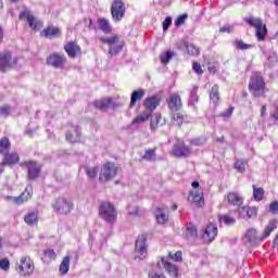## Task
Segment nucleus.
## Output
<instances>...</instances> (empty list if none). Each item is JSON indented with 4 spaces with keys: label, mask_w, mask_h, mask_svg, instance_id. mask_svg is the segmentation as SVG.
<instances>
[{
    "label": "nucleus",
    "mask_w": 278,
    "mask_h": 278,
    "mask_svg": "<svg viewBox=\"0 0 278 278\" xmlns=\"http://www.w3.org/2000/svg\"><path fill=\"white\" fill-rule=\"evenodd\" d=\"M275 229H277V219H271L265 227L262 237L257 236V229L249 228L244 233V240L250 243V247H257V244H260V242H264V240H266Z\"/></svg>",
    "instance_id": "f257e3e1"
},
{
    "label": "nucleus",
    "mask_w": 278,
    "mask_h": 278,
    "mask_svg": "<svg viewBox=\"0 0 278 278\" xmlns=\"http://www.w3.org/2000/svg\"><path fill=\"white\" fill-rule=\"evenodd\" d=\"M249 90L253 97H265L266 94V81L260 73H253L250 77Z\"/></svg>",
    "instance_id": "f03ea898"
},
{
    "label": "nucleus",
    "mask_w": 278,
    "mask_h": 278,
    "mask_svg": "<svg viewBox=\"0 0 278 278\" xmlns=\"http://www.w3.org/2000/svg\"><path fill=\"white\" fill-rule=\"evenodd\" d=\"M244 21L245 23H248V25H250V27L256 28L255 36L258 42L266 40L268 29L266 28V24H264L262 18L250 16V17H245Z\"/></svg>",
    "instance_id": "7ed1b4c3"
},
{
    "label": "nucleus",
    "mask_w": 278,
    "mask_h": 278,
    "mask_svg": "<svg viewBox=\"0 0 278 278\" xmlns=\"http://www.w3.org/2000/svg\"><path fill=\"white\" fill-rule=\"evenodd\" d=\"M118 166L112 162H106L100 169L99 181L101 184H108L112 181L116 175H118Z\"/></svg>",
    "instance_id": "20e7f679"
},
{
    "label": "nucleus",
    "mask_w": 278,
    "mask_h": 278,
    "mask_svg": "<svg viewBox=\"0 0 278 278\" xmlns=\"http://www.w3.org/2000/svg\"><path fill=\"white\" fill-rule=\"evenodd\" d=\"M100 42L110 46L109 54L111 58H114V55H117L123 51V41H121L118 35H114L113 37H101Z\"/></svg>",
    "instance_id": "39448f33"
},
{
    "label": "nucleus",
    "mask_w": 278,
    "mask_h": 278,
    "mask_svg": "<svg viewBox=\"0 0 278 278\" xmlns=\"http://www.w3.org/2000/svg\"><path fill=\"white\" fill-rule=\"evenodd\" d=\"M99 214L106 223H116V208L110 202H102L99 206Z\"/></svg>",
    "instance_id": "423d86ee"
},
{
    "label": "nucleus",
    "mask_w": 278,
    "mask_h": 278,
    "mask_svg": "<svg viewBox=\"0 0 278 278\" xmlns=\"http://www.w3.org/2000/svg\"><path fill=\"white\" fill-rule=\"evenodd\" d=\"M52 208L56 214H71L73 212V201L66 198H58L52 203Z\"/></svg>",
    "instance_id": "0eeeda50"
},
{
    "label": "nucleus",
    "mask_w": 278,
    "mask_h": 278,
    "mask_svg": "<svg viewBox=\"0 0 278 278\" xmlns=\"http://www.w3.org/2000/svg\"><path fill=\"white\" fill-rule=\"evenodd\" d=\"M127 8L123 0H114L111 5L112 18L115 23H121L122 18H125V12Z\"/></svg>",
    "instance_id": "6e6552de"
},
{
    "label": "nucleus",
    "mask_w": 278,
    "mask_h": 278,
    "mask_svg": "<svg viewBox=\"0 0 278 278\" xmlns=\"http://www.w3.org/2000/svg\"><path fill=\"white\" fill-rule=\"evenodd\" d=\"M46 63L48 66H52V68L62 70L66 66V55L54 52L47 56Z\"/></svg>",
    "instance_id": "1a4fd4ad"
},
{
    "label": "nucleus",
    "mask_w": 278,
    "mask_h": 278,
    "mask_svg": "<svg viewBox=\"0 0 278 278\" xmlns=\"http://www.w3.org/2000/svg\"><path fill=\"white\" fill-rule=\"evenodd\" d=\"M147 235H140L135 243L136 257L144 260L147 257Z\"/></svg>",
    "instance_id": "9d476101"
},
{
    "label": "nucleus",
    "mask_w": 278,
    "mask_h": 278,
    "mask_svg": "<svg viewBox=\"0 0 278 278\" xmlns=\"http://www.w3.org/2000/svg\"><path fill=\"white\" fill-rule=\"evenodd\" d=\"M172 154L174 157H190V155H192V149L187 147L184 141H178L174 144Z\"/></svg>",
    "instance_id": "9b49d317"
},
{
    "label": "nucleus",
    "mask_w": 278,
    "mask_h": 278,
    "mask_svg": "<svg viewBox=\"0 0 278 278\" xmlns=\"http://www.w3.org/2000/svg\"><path fill=\"white\" fill-rule=\"evenodd\" d=\"M17 273L23 277L31 275V273H34V261H31L29 256H23L21 258V264L17 267Z\"/></svg>",
    "instance_id": "f8f14e48"
},
{
    "label": "nucleus",
    "mask_w": 278,
    "mask_h": 278,
    "mask_svg": "<svg viewBox=\"0 0 278 278\" xmlns=\"http://www.w3.org/2000/svg\"><path fill=\"white\" fill-rule=\"evenodd\" d=\"M22 166H26L28 172V179L30 181H34V179H38L40 176V166H38V163L34 161H28L22 164Z\"/></svg>",
    "instance_id": "ddd939ff"
},
{
    "label": "nucleus",
    "mask_w": 278,
    "mask_h": 278,
    "mask_svg": "<svg viewBox=\"0 0 278 278\" xmlns=\"http://www.w3.org/2000/svg\"><path fill=\"white\" fill-rule=\"evenodd\" d=\"M167 108L173 113L179 112V110L184 108V104L181 103V97L178 93L170 94L167 100Z\"/></svg>",
    "instance_id": "4468645a"
},
{
    "label": "nucleus",
    "mask_w": 278,
    "mask_h": 278,
    "mask_svg": "<svg viewBox=\"0 0 278 278\" xmlns=\"http://www.w3.org/2000/svg\"><path fill=\"white\" fill-rule=\"evenodd\" d=\"M20 21H27L28 27L30 29H38V24H36V17L31 14V11L25 8L18 15Z\"/></svg>",
    "instance_id": "2eb2a0df"
},
{
    "label": "nucleus",
    "mask_w": 278,
    "mask_h": 278,
    "mask_svg": "<svg viewBox=\"0 0 278 278\" xmlns=\"http://www.w3.org/2000/svg\"><path fill=\"white\" fill-rule=\"evenodd\" d=\"M12 68V54L10 52H0V71L8 73Z\"/></svg>",
    "instance_id": "dca6fc26"
},
{
    "label": "nucleus",
    "mask_w": 278,
    "mask_h": 278,
    "mask_svg": "<svg viewBox=\"0 0 278 278\" xmlns=\"http://www.w3.org/2000/svg\"><path fill=\"white\" fill-rule=\"evenodd\" d=\"M216 236H218V228L214 224H210L206 226L204 233L202 235V239L204 242L210 243L214 242Z\"/></svg>",
    "instance_id": "f3484780"
},
{
    "label": "nucleus",
    "mask_w": 278,
    "mask_h": 278,
    "mask_svg": "<svg viewBox=\"0 0 278 278\" xmlns=\"http://www.w3.org/2000/svg\"><path fill=\"white\" fill-rule=\"evenodd\" d=\"M154 215L159 225H166L168 223V206H157Z\"/></svg>",
    "instance_id": "a211bd4d"
},
{
    "label": "nucleus",
    "mask_w": 278,
    "mask_h": 278,
    "mask_svg": "<svg viewBox=\"0 0 278 278\" xmlns=\"http://www.w3.org/2000/svg\"><path fill=\"white\" fill-rule=\"evenodd\" d=\"M64 50L67 53L68 58H77V53H81V47L75 41H70L64 46Z\"/></svg>",
    "instance_id": "6ab92c4d"
},
{
    "label": "nucleus",
    "mask_w": 278,
    "mask_h": 278,
    "mask_svg": "<svg viewBox=\"0 0 278 278\" xmlns=\"http://www.w3.org/2000/svg\"><path fill=\"white\" fill-rule=\"evenodd\" d=\"M16 205H22L25 201L31 199V186L26 187L25 191L20 197H9Z\"/></svg>",
    "instance_id": "aec40b11"
},
{
    "label": "nucleus",
    "mask_w": 278,
    "mask_h": 278,
    "mask_svg": "<svg viewBox=\"0 0 278 278\" xmlns=\"http://www.w3.org/2000/svg\"><path fill=\"white\" fill-rule=\"evenodd\" d=\"M68 142L75 143L81 140V130L78 126H73L72 129L65 136Z\"/></svg>",
    "instance_id": "412c9836"
},
{
    "label": "nucleus",
    "mask_w": 278,
    "mask_h": 278,
    "mask_svg": "<svg viewBox=\"0 0 278 278\" xmlns=\"http://www.w3.org/2000/svg\"><path fill=\"white\" fill-rule=\"evenodd\" d=\"M197 236H198V230H197V226H194V224L189 223L186 226V230H185V238L188 240V242H194V240H197Z\"/></svg>",
    "instance_id": "4be33fe9"
},
{
    "label": "nucleus",
    "mask_w": 278,
    "mask_h": 278,
    "mask_svg": "<svg viewBox=\"0 0 278 278\" xmlns=\"http://www.w3.org/2000/svg\"><path fill=\"white\" fill-rule=\"evenodd\" d=\"M227 201L230 205H235L237 207H242V204L244 203L242 195H240L238 192H229L227 195Z\"/></svg>",
    "instance_id": "5701e85b"
},
{
    "label": "nucleus",
    "mask_w": 278,
    "mask_h": 278,
    "mask_svg": "<svg viewBox=\"0 0 278 278\" xmlns=\"http://www.w3.org/2000/svg\"><path fill=\"white\" fill-rule=\"evenodd\" d=\"M160 103H161L160 97L153 96V97L147 98L144 100L143 105H144V108H147V110L150 111V114H151V112H153V110H155L157 106H160Z\"/></svg>",
    "instance_id": "b1692460"
},
{
    "label": "nucleus",
    "mask_w": 278,
    "mask_h": 278,
    "mask_svg": "<svg viewBox=\"0 0 278 278\" xmlns=\"http://www.w3.org/2000/svg\"><path fill=\"white\" fill-rule=\"evenodd\" d=\"M62 35V31L60 28L54 26H48L41 31V36H45V38H59V36Z\"/></svg>",
    "instance_id": "393cba45"
},
{
    "label": "nucleus",
    "mask_w": 278,
    "mask_h": 278,
    "mask_svg": "<svg viewBox=\"0 0 278 278\" xmlns=\"http://www.w3.org/2000/svg\"><path fill=\"white\" fill-rule=\"evenodd\" d=\"M199 86L198 85H193L192 89L190 90V94H189V102L188 105H191L193 108V110H197V103H199Z\"/></svg>",
    "instance_id": "a878e982"
},
{
    "label": "nucleus",
    "mask_w": 278,
    "mask_h": 278,
    "mask_svg": "<svg viewBox=\"0 0 278 278\" xmlns=\"http://www.w3.org/2000/svg\"><path fill=\"white\" fill-rule=\"evenodd\" d=\"M162 264H164V268L166 273H168L169 277H178L179 270L177 269V265H173L170 262H167L164 257H162Z\"/></svg>",
    "instance_id": "bb28decb"
},
{
    "label": "nucleus",
    "mask_w": 278,
    "mask_h": 278,
    "mask_svg": "<svg viewBox=\"0 0 278 278\" xmlns=\"http://www.w3.org/2000/svg\"><path fill=\"white\" fill-rule=\"evenodd\" d=\"M93 108L97 110H101V112H105L110 105H112V98H104L101 100H96L93 103Z\"/></svg>",
    "instance_id": "cd10ccee"
},
{
    "label": "nucleus",
    "mask_w": 278,
    "mask_h": 278,
    "mask_svg": "<svg viewBox=\"0 0 278 278\" xmlns=\"http://www.w3.org/2000/svg\"><path fill=\"white\" fill-rule=\"evenodd\" d=\"M4 156V162H2V166H5V164L8 166H12L14 164H18V162L21 161V157L16 154V153H7L3 154Z\"/></svg>",
    "instance_id": "c85d7f7f"
},
{
    "label": "nucleus",
    "mask_w": 278,
    "mask_h": 278,
    "mask_svg": "<svg viewBox=\"0 0 278 278\" xmlns=\"http://www.w3.org/2000/svg\"><path fill=\"white\" fill-rule=\"evenodd\" d=\"M210 101L216 108L220 101V92L218 91V85H214L210 91Z\"/></svg>",
    "instance_id": "c756f323"
},
{
    "label": "nucleus",
    "mask_w": 278,
    "mask_h": 278,
    "mask_svg": "<svg viewBox=\"0 0 278 278\" xmlns=\"http://www.w3.org/2000/svg\"><path fill=\"white\" fill-rule=\"evenodd\" d=\"M143 98H144L143 89L132 91L130 96V108H136V103H138V101H140Z\"/></svg>",
    "instance_id": "7c9ffc66"
},
{
    "label": "nucleus",
    "mask_w": 278,
    "mask_h": 278,
    "mask_svg": "<svg viewBox=\"0 0 278 278\" xmlns=\"http://www.w3.org/2000/svg\"><path fill=\"white\" fill-rule=\"evenodd\" d=\"M24 222L29 227H33V225H38V212H29L24 216Z\"/></svg>",
    "instance_id": "2f4dec72"
},
{
    "label": "nucleus",
    "mask_w": 278,
    "mask_h": 278,
    "mask_svg": "<svg viewBox=\"0 0 278 278\" xmlns=\"http://www.w3.org/2000/svg\"><path fill=\"white\" fill-rule=\"evenodd\" d=\"M12 149V143L8 137L0 139V155H5Z\"/></svg>",
    "instance_id": "473e14b6"
},
{
    "label": "nucleus",
    "mask_w": 278,
    "mask_h": 278,
    "mask_svg": "<svg viewBox=\"0 0 278 278\" xmlns=\"http://www.w3.org/2000/svg\"><path fill=\"white\" fill-rule=\"evenodd\" d=\"M99 29L103 31V34H111L112 26L110 25V21L104 17L98 20Z\"/></svg>",
    "instance_id": "72a5a7b5"
},
{
    "label": "nucleus",
    "mask_w": 278,
    "mask_h": 278,
    "mask_svg": "<svg viewBox=\"0 0 278 278\" xmlns=\"http://www.w3.org/2000/svg\"><path fill=\"white\" fill-rule=\"evenodd\" d=\"M71 268V256H65L61 262L59 270L61 275H66Z\"/></svg>",
    "instance_id": "f704fd0d"
},
{
    "label": "nucleus",
    "mask_w": 278,
    "mask_h": 278,
    "mask_svg": "<svg viewBox=\"0 0 278 278\" xmlns=\"http://www.w3.org/2000/svg\"><path fill=\"white\" fill-rule=\"evenodd\" d=\"M151 118V112H143L141 115L137 116L135 121H132V125H140Z\"/></svg>",
    "instance_id": "c9c22d12"
},
{
    "label": "nucleus",
    "mask_w": 278,
    "mask_h": 278,
    "mask_svg": "<svg viewBox=\"0 0 278 278\" xmlns=\"http://www.w3.org/2000/svg\"><path fill=\"white\" fill-rule=\"evenodd\" d=\"M161 119H162V114L156 113V114L152 115L151 122H150V129L155 131V129H157V125H160Z\"/></svg>",
    "instance_id": "e433bc0d"
},
{
    "label": "nucleus",
    "mask_w": 278,
    "mask_h": 278,
    "mask_svg": "<svg viewBox=\"0 0 278 278\" xmlns=\"http://www.w3.org/2000/svg\"><path fill=\"white\" fill-rule=\"evenodd\" d=\"M187 53L188 55H192L193 58H197L198 55L201 54V50L194 43H189V46L187 47Z\"/></svg>",
    "instance_id": "4c0bfd02"
},
{
    "label": "nucleus",
    "mask_w": 278,
    "mask_h": 278,
    "mask_svg": "<svg viewBox=\"0 0 278 278\" xmlns=\"http://www.w3.org/2000/svg\"><path fill=\"white\" fill-rule=\"evenodd\" d=\"M253 197L255 201H262L264 199V188H256L255 185L253 186Z\"/></svg>",
    "instance_id": "58836bf2"
},
{
    "label": "nucleus",
    "mask_w": 278,
    "mask_h": 278,
    "mask_svg": "<svg viewBox=\"0 0 278 278\" xmlns=\"http://www.w3.org/2000/svg\"><path fill=\"white\" fill-rule=\"evenodd\" d=\"M220 223H224V225H227L228 227L231 225H236V218L229 216V215H222L219 217Z\"/></svg>",
    "instance_id": "ea45409f"
},
{
    "label": "nucleus",
    "mask_w": 278,
    "mask_h": 278,
    "mask_svg": "<svg viewBox=\"0 0 278 278\" xmlns=\"http://www.w3.org/2000/svg\"><path fill=\"white\" fill-rule=\"evenodd\" d=\"M141 160H146V162H153V160H155V149L147 150Z\"/></svg>",
    "instance_id": "a19ab883"
},
{
    "label": "nucleus",
    "mask_w": 278,
    "mask_h": 278,
    "mask_svg": "<svg viewBox=\"0 0 278 278\" xmlns=\"http://www.w3.org/2000/svg\"><path fill=\"white\" fill-rule=\"evenodd\" d=\"M173 55H175V53L170 50L166 51L165 53L161 54V62L162 64H168L170 62V60H173Z\"/></svg>",
    "instance_id": "79ce46f5"
},
{
    "label": "nucleus",
    "mask_w": 278,
    "mask_h": 278,
    "mask_svg": "<svg viewBox=\"0 0 278 278\" xmlns=\"http://www.w3.org/2000/svg\"><path fill=\"white\" fill-rule=\"evenodd\" d=\"M235 47H236V49H239L241 51H247V49H252L253 48L252 45L244 43V41H242V39L236 40L235 41Z\"/></svg>",
    "instance_id": "37998d69"
},
{
    "label": "nucleus",
    "mask_w": 278,
    "mask_h": 278,
    "mask_svg": "<svg viewBox=\"0 0 278 278\" xmlns=\"http://www.w3.org/2000/svg\"><path fill=\"white\" fill-rule=\"evenodd\" d=\"M173 123H174V125H177V127H181V125H184V114L174 113L173 114Z\"/></svg>",
    "instance_id": "c03bdc74"
},
{
    "label": "nucleus",
    "mask_w": 278,
    "mask_h": 278,
    "mask_svg": "<svg viewBox=\"0 0 278 278\" xmlns=\"http://www.w3.org/2000/svg\"><path fill=\"white\" fill-rule=\"evenodd\" d=\"M85 170L89 179H94L99 175V167H86Z\"/></svg>",
    "instance_id": "a18cd8bd"
},
{
    "label": "nucleus",
    "mask_w": 278,
    "mask_h": 278,
    "mask_svg": "<svg viewBox=\"0 0 278 278\" xmlns=\"http://www.w3.org/2000/svg\"><path fill=\"white\" fill-rule=\"evenodd\" d=\"M192 203H197L198 205H201V202L203 201V195L199 193L198 191H193L190 193Z\"/></svg>",
    "instance_id": "49530a36"
},
{
    "label": "nucleus",
    "mask_w": 278,
    "mask_h": 278,
    "mask_svg": "<svg viewBox=\"0 0 278 278\" xmlns=\"http://www.w3.org/2000/svg\"><path fill=\"white\" fill-rule=\"evenodd\" d=\"M235 168L239 172V173H244V170H247V161L244 160H238L235 163Z\"/></svg>",
    "instance_id": "de8ad7c7"
},
{
    "label": "nucleus",
    "mask_w": 278,
    "mask_h": 278,
    "mask_svg": "<svg viewBox=\"0 0 278 278\" xmlns=\"http://www.w3.org/2000/svg\"><path fill=\"white\" fill-rule=\"evenodd\" d=\"M12 114V108L10 105L0 106V116L8 118Z\"/></svg>",
    "instance_id": "09e8293b"
},
{
    "label": "nucleus",
    "mask_w": 278,
    "mask_h": 278,
    "mask_svg": "<svg viewBox=\"0 0 278 278\" xmlns=\"http://www.w3.org/2000/svg\"><path fill=\"white\" fill-rule=\"evenodd\" d=\"M188 20V13H185V14H181L179 15L174 24H175V27H181V25H184V23H186V21Z\"/></svg>",
    "instance_id": "8fccbe9b"
},
{
    "label": "nucleus",
    "mask_w": 278,
    "mask_h": 278,
    "mask_svg": "<svg viewBox=\"0 0 278 278\" xmlns=\"http://www.w3.org/2000/svg\"><path fill=\"white\" fill-rule=\"evenodd\" d=\"M247 216L249 218H255L257 216V207L255 206H248L247 208Z\"/></svg>",
    "instance_id": "3c124183"
},
{
    "label": "nucleus",
    "mask_w": 278,
    "mask_h": 278,
    "mask_svg": "<svg viewBox=\"0 0 278 278\" xmlns=\"http://www.w3.org/2000/svg\"><path fill=\"white\" fill-rule=\"evenodd\" d=\"M0 268L1 270L8 271L10 270V260L8 258H2L0 261Z\"/></svg>",
    "instance_id": "603ef678"
},
{
    "label": "nucleus",
    "mask_w": 278,
    "mask_h": 278,
    "mask_svg": "<svg viewBox=\"0 0 278 278\" xmlns=\"http://www.w3.org/2000/svg\"><path fill=\"white\" fill-rule=\"evenodd\" d=\"M173 25V17L167 16L163 22V31H168V28Z\"/></svg>",
    "instance_id": "864d4df0"
},
{
    "label": "nucleus",
    "mask_w": 278,
    "mask_h": 278,
    "mask_svg": "<svg viewBox=\"0 0 278 278\" xmlns=\"http://www.w3.org/2000/svg\"><path fill=\"white\" fill-rule=\"evenodd\" d=\"M247 206H241L238 208L237 214H238V218H245L248 219V215H247Z\"/></svg>",
    "instance_id": "5fc2aeb1"
},
{
    "label": "nucleus",
    "mask_w": 278,
    "mask_h": 278,
    "mask_svg": "<svg viewBox=\"0 0 278 278\" xmlns=\"http://www.w3.org/2000/svg\"><path fill=\"white\" fill-rule=\"evenodd\" d=\"M169 257L174 260V262H181L184 258L181 257V251H177L173 254V252H169Z\"/></svg>",
    "instance_id": "6e6d98bb"
},
{
    "label": "nucleus",
    "mask_w": 278,
    "mask_h": 278,
    "mask_svg": "<svg viewBox=\"0 0 278 278\" xmlns=\"http://www.w3.org/2000/svg\"><path fill=\"white\" fill-rule=\"evenodd\" d=\"M190 42H188V40L186 39H181L180 41L177 42V49L179 50H184V49H188Z\"/></svg>",
    "instance_id": "4d7b16f0"
},
{
    "label": "nucleus",
    "mask_w": 278,
    "mask_h": 278,
    "mask_svg": "<svg viewBox=\"0 0 278 278\" xmlns=\"http://www.w3.org/2000/svg\"><path fill=\"white\" fill-rule=\"evenodd\" d=\"M191 144H193V147H203V144H205V139L195 138L193 140H191Z\"/></svg>",
    "instance_id": "13d9d810"
},
{
    "label": "nucleus",
    "mask_w": 278,
    "mask_h": 278,
    "mask_svg": "<svg viewBox=\"0 0 278 278\" xmlns=\"http://www.w3.org/2000/svg\"><path fill=\"white\" fill-rule=\"evenodd\" d=\"M231 114H233V106L228 108L226 111L220 113L223 118H230Z\"/></svg>",
    "instance_id": "bf43d9fd"
},
{
    "label": "nucleus",
    "mask_w": 278,
    "mask_h": 278,
    "mask_svg": "<svg viewBox=\"0 0 278 278\" xmlns=\"http://www.w3.org/2000/svg\"><path fill=\"white\" fill-rule=\"evenodd\" d=\"M192 70L194 71V73H197V75H203V70L201 68V64L194 62L192 65Z\"/></svg>",
    "instance_id": "052dcab7"
},
{
    "label": "nucleus",
    "mask_w": 278,
    "mask_h": 278,
    "mask_svg": "<svg viewBox=\"0 0 278 278\" xmlns=\"http://www.w3.org/2000/svg\"><path fill=\"white\" fill-rule=\"evenodd\" d=\"M269 212H271V214H277L278 213V202L275 201L269 205Z\"/></svg>",
    "instance_id": "680f3d73"
},
{
    "label": "nucleus",
    "mask_w": 278,
    "mask_h": 278,
    "mask_svg": "<svg viewBox=\"0 0 278 278\" xmlns=\"http://www.w3.org/2000/svg\"><path fill=\"white\" fill-rule=\"evenodd\" d=\"M88 21V29L97 31V25L92 22V18H85V23Z\"/></svg>",
    "instance_id": "e2e57ef3"
},
{
    "label": "nucleus",
    "mask_w": 278,
    "mask_h": 278,
    "mask_svg": "<svg viewBox=\"0 0 278 278\" xmlns=\"http://www.w3.org/2000/svg\"><path fill=\"white\" fill-rule=\"evenodd\" d=\"M128 214L130 216H138V206H128Z\"/></svg>",
    "instance_id": "0e129e2a"
},
{
    "label": "nucleus",
    "mask_w": 278,
    "mask_h": 278,
    "mask_svg": "<svg viewBox=\"0 0 278 278\" xmlns=\"http://www.w3.org/2000/svg\"><path fill=\"white\" fill-rule=\"evenodd\" d=\"M270 118H273L276 122L278 121V106H276L275 110L271 111Z\"/></svg>",
    "instance_id": "69168bd1"
},
{
    "label": "nucleus",
    "mask_w": 278,
    "mask_h": 278,
    "mask_svg": "<svg viewBox=\"0 0 278 278\" xmlns=\"http://www.w3.org/2000/svg\"><path fill=\"white\" fill-rule=\"evenodd\" d=\"M219 31L222 33V34H231V26H229V25H226V26H224V27H222L220 29H219Z\"/></svg>",
    "instance_id": "338daca9"
},
{
    "label": "nucleus",
    "mask_w": 278,
    "mask_h": 278,
    "mask_svg": "<svg viewBox=\"0 0 278 278\" xmlns=\"http://www.w3.org/2000/svg\"><path fill=\"white\" fill-rule=\"evenodd\" d=\"M45 255H47L48 257H53V256H55V251H53V250H46L45 251Z\"/></svg>",
    "instance_id": "774afa93"
}]
</instances>
